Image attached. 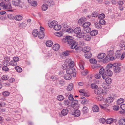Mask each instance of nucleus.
<instances>
[{"mask_svg":"<svg viewBox=\"0 0 125 125\" xmlns=\"http://www.w3.org/2000/svg\"><path fill=\"white\" fill-rule=\"evenodd\" d=\"M50 79L51 81H54L58 80V78L54 76H52L50 77Z\"/></svg>","mask_w":125,"mask_h":125,"instance_id":"69168bd1","label":"nucleus"},{"mask_svg":"<svg viewBox=\"0 0 125 125\" xmlns=\"http://www.w3.org/2000/svg\"><path fill=\"white\" fill-rule=\"evenodd\" d=\"M98 33V31L96 30H92L90 32V35L92 36H95L97 35Z\"/></svg>","mask_w":125,"mask_h":125,"instance_id":"a878e982","label":"nucleus"},{"mask_svg":"<svg viewBox=\"0 0 125 125\" xmlns=\"http://www.w3.org/2000/svg\"><path fill=\"white\" fill-rule=\"evenodd\" d=\"M91 25V23L89 22H86L84 23L83 26L84 28H87L89 26Z\"/></svg>","mask_w":125,"mask_h":125,"instance_id":"e433bc0d","label":"nucleus"},{"mask_svg":"<svg viewBox=\"0 0 125 125\" xmlns=\"http://www.w3.org/2000/svg\"><path fill=\"white\" fill-rule=\"evenodd\" d=\"M21 2L20 0H12V3L13 5L15 6H18Z\"/></svg>","mask_w":125,"mask_h":125,"instance_id":"ddd939ff","label":"nucleus"},{"mask_svg":"<svg viewBox=\"0 0 125 125\" xmlns=\"http://www.w3.org/2000/svg\"><path fill=\"white\" fill-rule=\"evenodd\" d=\"M73 88V83H71L69 84L67 88V90L68 91H71Z\"/></svg>","mask_w":125,"mask_h":125,"instance_id":"ea45409f","label":"nucleus"},{"mask_svg":"<svg viewBox=\"0 0 125 125\" xmlns=\"http://www.w3.org/2000/svg\"><path fill=\"white\" fill-rule=\"evenodd\" d=\"M57 22L55 21H53L51 22L49 21L48 24L50 28L52 27L53 26H55L57 23Z\"/></svg>","mask_w":125,"mask_h":125,"instance_id":"9b49d317","label":"nucleus"},{"mask_svg":"<svg viewBox=\"0 0 125 125\" xmlns=\"http://www.w3.org/2000/svg\"><path fill=\"white\" fill-rule=\"evenodd\" d=\"M86 20V18L84 17L81 18L78 20V22L79 24H81L85 21Z\"/></svg>","mask_w":125,"mask_h":125,"instance_id":"cd10ccee","label":"nucleus"},{"mask_svg":"<svg viewBox=\"0 0 125 125\" xmlns=\"http://www.w3.org/2000/svg\"><path fill=\"white\" fill-rule=\"evenodd\" d=\"M114 54V52L113 50H110L108 52V54L109 56H112Z\"/></svg>","mask_w":125,"mask_h":125,"instance_id":"13d9d810","label":"nucleus"},{"mask_svg":"<svg viewBox=\"0 0 125 125\" xmlns=\"http://www.w3.org/2000/svg\"><path fill=\"white\" fill-rule=\"evenodd\" d=\"M9 94V93L7 91H4L2 92V94L4 96H7Z\"/></svg>","mask_w":125,"mask_h":125,"instance_id":"bf43d9fd","label":"nucleus"},{"mask_svg":"<svg viewBox=\"0 0 125 125\" xmlns=\"http://www.w3.org/2000/svg\"><path fill=\"white\" fill-rule=\"evenodd\" d=\"M19 61V58L18 57H15L13 58V60H11L10 62V65L12 66H15L17 64V62Z\"/></svg>","mask_w":125,"mask_h":125,"instance_id":"39448f33","label":"nucleus"},{"mask_svg":"<svg viewBox=\"0 0 125 125\" xmlns=\"http://www.w3.org/2000/svg\"><path fill=\"white\" fill-rule=\"evenodd\" d=\"M91 86L92 88L95 90L98 87V86L94 83H92L91 84Z\"/></svg>","mask_w":125,"mask_h":125,"instance_id":"49530a36","label":"nucleus"},{"mask_svg":"<svg viewBox=\"0 0 125 125\" xmlns=\"http://www.w3.org/2000/svg\"><path fill=\"white\" fill-rule=\"evenodd\" d=\"M104 69L103 68H101L99 71L100 74L101 75H102L104 74Z\"/></svg>","mask_w":125,"mask_h":125,"instance_id":"4d7b16f0","label":"nucleus"},{"mask_svg":"<svg viewBox=\"0 0 125 125\" xmlns=\"http://www.w3.org/2000/svg\"><path fill=\"white\" fill-rule=\"evenodd\" d=\"M105 81L107 84H110L111 83L112 80L110 78L108 77L106 78Z\"/></svg>","mask_w":125,"mask_h":125,"instance_id":"a18cd8bd","label":"nucleus"},{"mask_svg":"<svg viewBox=\"0 0 125 125\" xmlns=\"http://www.w3.org/2000/svg\"><path fill=\"white\" fill-rule=\"evenodd\" d=\"M92 54L91 53H89L88 54H85V57L86 59H88L90 58L92 56Z\"/></svg>","mask_w":125,"mask_h":125,"instance_id":"5fc2aeb1","label":"nucleus"},{"mask_svg":"<svg viewBox=\"0 0 125 125\" xmlns=\"http://www.w3.org/2000/svg\"><path fill=\"white\" fill-rule=\"evenodd\" d=\"M113 69L115 72L117 73H119L120 70V68L119 66L115 67Z\"/></svg>","mask_w":125,"mask_h":125,"instance_id":"58836bf2","label":"nucleus"},{"mask_svg":"<svg viewBox=\"0 0 125 125\" xmlns=\"http://www.w3.org/2000/svg\"><path fill=\"white\" fill-rule=\"evenodd\" d=\"M15 69L16 71L18 72L21 73L22 71V68L18 66L15 67Z\"/></svg>","mask_w":125,"mask_h":125,"instance_id":"4c0bfd02","label":"nucleus"},{"mask_svg":"<svg viewBox=\"0 0 125 125\" xmlns=\"http://www.w3.org/2000/svg\"><path fill=\"white\" fill-rule=\"evenodd\" d=\"M14 18L17 21H20L22 19V17L20 15H18L14 17Z\"/></svg>","mask_w":125,"mask_h":125,"instance_id":"dca6fc26","label":"nucleus"},{"mask_svg":"<svg viewBox=\"0 0 125 125\" xmlns=\"http://www.w3.org/2000/svg\"><path fill=\"white\" fill-rule=\"evenodd\" d=\"M99 121L100 123L102 124H104L105 122H106L105 119L103 118H101L100 119Z\"/></svg>","mask_w":125,"mask_h":125,"instance_id":"338daca9","label":"nucleus"},{"mask_svg":"<svg viewBox=\"0 0 125 125\" xmlns=\"http://www.w3.org/2000/svg\"><path fill=\"white\" fill-rule=\"evenodd\" d=\"M122 50H117L116 52V57L117 58H120Z\"/></svg>","mask_w":125,"mask_h":125,"instance_id":"6ab92c4d","label":"nucleus"},{"mask_svg":"<svg viewBox=\"0 0 125 125\" xmlns=\"http://www.w3.org/2000/svg\"><path fill=\"white\" fill-rule=\"evenodd\" d=\"M90 62L93 64H95L97 63V61L95 59H91L89 60Z\"/></svg>","mask_w":125,"mask_h":125,"instance_id":"864d4df0","label":"nucleus"},{"mask_svg":"<svg viewBox=\"0 0 125 125\" xmlns=\"http://www.w3.org/2000/svg\"><path fill=\"white\" fill-rule=\"evenodd\" d=\"M57 99L59 101L62 100L64 99V97L62 95H59L57 96Z\"/></svg>","mask_w":125,"mask_h":125,"instance_id":"de8ad7c7","label":"nucleus"},{"mask_svg":"<svg viewBox=\"0 0 125 125\" xmlns=\"http://www.w3.org/2000/svg\"><path fill=\"white\" fill-rule=\"evenodd\" d=\"M52 42L51 40L47 41L46 43V46L48 47H50L52 46Z\"/></svg>","mask_w":125,"mask_h":125,"instance_id":"f704fd0d","label":"nucleus"},{"mask_svg":"<svg viewBox=\"0 0 125 125\" xmlns=\"http://www.w3.org/2000/svg\"><path fill=\"white\" fill-rule=\"evenodd\" d=\"M103 92V89L101 88H97L95 90L94 93L96 94H100L102 93Z\"/></svg>","mask_w":125,"mask_h":125,"instance_id":"6e6552de","label":"nucleus"},{"mask_svg":"<svg viewBox=\"0 0 125 125\" xmlns=\"http://www.w3.org/2000/svg\"><path fill=\"white\" fill-rule=\"evenodd\" d=\"M81 29L80 27L75 28L73 30V32L76 34V36L78 37V35H81Z\"/></svg>","mask_w":125,"mask_h":125,"instance_id":"423d86ee","label":"nucleus"},{"mask_svg":"<svg viewBox=\"0 0 125 125\" xmlns=\"http://www.w3.org/2000/svg\"><path fill=\"white\" fill-rule=\"evenodd\" d=\"M79 92L81 93V95H83L85 96H88L86 93V92L83 89H81L79 91Z\"/></svg>","mask_w":125,"mask_h":125,"instance_id":"c9c22d12","label":"nucleus"},{"mask_svg":"<svg viewBox=\"0 0 125 125\" xmlns=\"http://www.w3.org/2000/svg\"><path fill=\"white\" fill-rule=\"evenodd\" d=\"M96 28L98 29H100L102 28V26L100 23L96 22L94 24Z\"/></svg>","mask_w":125,"mask_h":125,"instance_id":"37998d69","label":"nucleus"},{"mask_svg":"<svg viewBox=\"0 0 125 125\" xmlns=\"http://www.w3.org/2000/svg\"><path fill=\"white\" fill-rule=\"evenodd\" d=\"M63 31L68 32L69 33L73 32V30L72 29L68 28L67 24L63 25V28L62 29Z\"/></svg>","mask_w":125,"mask_h":125,"instance_id":"20e7f679","label":"nucleus"},{"mask_svg":"<svg viewBox=\"0 0 125 125\" xmlns=\"http://www.w3.org/2000/svg\"><path fill=\"white\" fill-rule=\"evenodd\" d=\"M72 76L69 74H65L64 76V78L66 80H69L71 79Z\"/></svg>","mask_w":125,"mask_h":125,"instance_id":"2f4dec72","label":"nucleus"},{"mask_svg":"<svg viewBox=\"0 0 125 125\" xmlns=\"http://www.w3.org/2000/svg\"><path fill=\"white\" fill-rule=\"evenodd\" d=\"M7 6H8V7H6V9H10V10H7V11H12V10H11L12 9V7L11 6L10 4V3L8 5H7Z\"/></svg>","mask_w":125,"mask_h":125,"instance_id":"680f3d73","label":"nucleus"},{"mask_svg":"<svg viewBox=\"0 0 125 125\" xmlns=\"http://www.w3.org/2000/svg\"><path fill=\"white\" fill-rule=\"evenodd\" d=\"M84 62L83 60H80L79 62V65L80 68L82 70L84 69Z\"/></svg>","mask_w":125,"mask_h":125,"instance_id":"4468645a","label":"nucleus"},{"mask_svg":"<svg viewBox=\"0 0 125 125\" xmlns=\"http://www.w3.org/2000/svg\"><path fill=\"white\" fill-rule=\"evenodd\" d=\"M38 31L37 30L35 29L33 31L32 34L33 36L34 37H36L38 36Z\"/></svg>","mask_w":125,"mask_h":125,"instance_id":"4be33fe9","label":"nucleus"},{"mask_svg":"<svg viewBox=\"0 0 125 125\" xmlns=\"http://www.w3.org/2000/svg\"><path fill=\"white\" fill-rule=\"evenodd\" d=\"M80 111L79 110H76L74 112L73 115L75 117H78L80 116Z\"/></svg>","mask_w":125,"mask_h":125,"instance_id":"412c9836","label":"nucleus"},{"mask_svg":"<svg viewBox=\"0 0 125 125\" xmlns=\"http://www.w3.org/2000/svg\"><path fill=\"white\" fill-rule=\"evenodd\" d=\"M78 100H73L72 101L71 106L73 108H74L75 106L77 104Z\"/></svg>","mask_w":125,"mask_h":125,"instance_id":"f3484780","label":"nucleus"},{"mask_svg":"<svg viewBox=\"0 0 125 125\" xmlns=\"http://www.w3.org/2000/svg\"><path fill=\"white\" fill-rule=\"evenodd\" d=\"M60 47V45L59 44H56L53 46L52 49L54 51H57L59 49Z\"/></svg>","mask_w":125,"mask_h":125,"instance_id":"a211bd4d","label":"nucleus"},{"mask_svg":"<svg viewBox=\"0 0 125 125\" xmlns=\"http://www.w3.org/2000/svg\"><path fill=\"white\" fill-rule=\"evenodd\" d=\"M70 38L68 41V43L71 45V48L72 49H74L76 50H79V47L77 46V44L75 41Z\"/></svg>","mask_w":125,"mask_h":125,"instance_id":"f03ea898","label":"nucleus"},{"mask_svg":"<svg viewBox=\"0 0 125 125\" xmlns=\"http://www.w3.org/2000/svg\"><path fill=\"white\" fill-rule=\"evenodd\" d=\"M68 113V110L66 109H63L61 111V113L63 115H66Z\"/></svg>","mask_w":125,"mask_h":125,"instance_id":"393cba45","label":"nucleus"},{"mask_svg":"<svg viewBox=\"0 0 125 125\" xmlns=\"http://www.w3.org/2000/svg\"><path fill=\"white\" fill-rule=\"evenodd\" d=\"M102 86L103 88L106 89H109L111 87L110 85L107 84L105 83H103L102 85Z\"/></svg>","mask_w":125,"mask_h":125,"instance_id":"bb28decb","label":"nucleus"},{"mask_svg":"<svg viewBox=\"0 0 125 125\" xmlns=\"http://www.w3.org/2000/svg\"><path fill=\"white\" fill-rule=\"evenodd\" d=\"M99 23L100 24L102 25H104L105 23V21L103 19H101L99 21Z\"/></svg>","mask_w":125,"mask_h":125,"instance_id":"e2e57ef3","label":"nucleus"},{"mask_svg":"<svg viewBox=\"0 0 125 125\" xmlns=\"http://www.w3.org/2000/svg\"><path fill=\"white\" fill-rule=\"evenodd\" d=\"M105 16V15L103 13L100 14L98 16V18L100 20L104 18Z\"/></svg>","mask_w":125,"mask_h":125,"instance_id":"3c124183","label":"nucleus"},{"mask_svg":"<svg viewBox=\"0 0 125 125\" xmlns=\"http://www.w3.org/2000/svg\"><path fill=\"white\" fill-rule=\"evenodd\" d=\"M113 122V119L111 118L107 119L106 120V123L108 124H111Z\"/></svg>","mask_w":125,"mask_h":125,"instance_id":"c03bdc74","label":"nucleus"},{"mask_svg":"<svg viewBox=\"0 0 125 125\" xmlns=\"http://www.w3.org/2000/svg\"><path fill=\"white\" fill-rule=\"evenodd\" d=\"M28 1L30 4L31 6L35 7L37 5V2L34 0H28Z\"/></svg>","mask_w":125,"mask_h":125,"instance_id":"9d476101","label":"nucleus"},{"mask_svg":"<svg viewBox=\"0 0 125 125\" xmlns=\"http://www.w3.org/2000/svg\"><path fill=\"white\" fill-rule=\"evenodd\" d=\"M1 78L2 80H6L8 79L9 77L6 75H4L2 76Z\"/></svg>","mask_w":125,"mask_h":125,"instance_id":"0e129e2a","label":"nucleus"},{"mask_svg":"<svg viewBox=\"0 0 125 125\" xmlns=\"http://www.w3.org/2000/svg\"><path fill=\"white\" fill-rule=\"evenodd\" d=\"M70 38L71 37L70 36H66L65 38L62 39V41L63 42H68V40L70 39Z\"/></svg>","mask_w":125,"mask_h":125,"instance_id":"8fccbe9b","label":"nucleus"},{"mask_svg":"<svg viewBox=\"0 0 125 125\" xmlns=\"http://www.w3.org/2000/svg\"><path fill=\"white\" fill-rule=\"evenodd\" d=\"M6 60L4 61L3 64L4 66H8L10 64V62H9L10 60V58L7 57L6 58Z\"/></svg>","mask_w":125,"mask_h":125,"instance_id":"1a4fd4ad","label":"nucleus"},{"mask_svg":"<svg viewBox=\"0 0 125 125\" xmlns=\"http://www.w3.org/2000/svg\"><path fill=\"white\" fill-rule=\"evenodd\" d=\"M3 70L5 71H8L9 70V68L7 67V66H4L2 68Z\"/></svg>","mask_w":125,"mask_h":125,"instance_id":"774afa93","label":"nucleus"},{"mask_svg":"<svg viewBox=\"0 0 125 125\" xmlns=\"http://www.w3.org/2000/svg\"><path fill=\"white\" fill-rule=\"evenodd\" d=\"M55 35L58 37H61L62 35V33L61 31H60L55 33Z\"/></svg>","mask_w":125,"mask_h":125,"instance_id":"052dcab7","label":"nucleus"},{"mask_svg":"<svg viewBox=\"0 0 125 125\" xmlns=\"http://www.w3.org/2000/svg\"><path fill=\"white\" fill-rule=\"evenodd\" d=\"M124 101V99L122 98H120L118 100L116 103L118 105H119L123 103Z\"/></svg>","mask_w":125,"mask_h":125,"instance_id":"473e14b6","label":"nucleus"},{"mask_svg":"<svg viewBox=\"0 0 125 125\" xmlns=\"http://www.w3.org/2000/svg\"><path fill=\"white\" fill-rule=\"evenodd\" d=\"M61 26L59 25L56 24L54 27L53 29L56 31H58L61 28Z\"/></svg>","mask_w":125,"mask_h":125,"instance_id":"7c9ffc66","label":"nucleus"},{"mask_svg":"<svg viewBox=\"0 0 125 125\" xmlns=\"http://www.w3.org/2000/svg\"><path fill=\"white\" fill-rule=\"evenodd\" d=\"M82 111L83 113L84 114H85L88 112V109L86 107L84 106L83 108Z\"/></svg>","mask_w":125,"mask_h":125,"instance_id":"a19ab883","label":"nucleus"},{"mask_svg":"<svg viewBox=\"0 0 125 125\" xmlns=\"http://www.w3.org/2000/svg\"><path fill=\"white\" fill-rule=\"evenodd\" d=\"M108 105L107 104H104L103 105L100 104V107L102 109L104 110H107L108 111H109V110L108 109H106V108L108 107Z\"/></svg>","mask_w":125,"mask_h":125,"instance_id":"b1692460","label":"nucleus"},{"mask_svg":"<svg viewBox=\"0 0 125 125\" xmlns=\"http://www.w3.org/2000/svg\"><path fill=\"white\" fill-rule=\"evenodd\" d=\"M91 48L89 46H85L83 49V52L86 53L89 52L91 50Z\"/></svg>","mask_w":125,"mask_h":125,"instance_id":"5701e85b","label":"nucleus"},{"mask_svg":"<svg viewBox=\"0 0 125 125\" xmlns=\"http://www.w3.org/2000/svg\"><path fill=\"white\" fill-rule=\"evenodd\" d=\"M66 62L68 64V66L66 70L67 73L71 74L74 73L75 72V70L73 67L74 65V62L68 58L66 60Z\"/></svg>","mask_w":125,"mask_h":125,"instance_id":"f257e3e1","label":"nucleus"},{"mask_svg":"<svg viewBox=\"0 0 125 125\" xmlns=\"http://www.w3.org/2000/svg\"><path fill=\"white\" fill-rule=\"evenodd\" d=\"M118 123L119 125H125V118L120 119Z\"/></svg>","mask_w":125,"mask_h":125,"instance_id":"c85d7f7f","label":"nucleus"},{"mask_svg":"<svg viewBox=\"0 0 125 125\" xmlns=\"http://www.w3.org/2000/svg\"><path fill=\"white\" fill-rule=\"evenodd\" d=\"M92 110L94 112H98L99 111V108L97 105H94L92 108Z\"/></svg>","mask_w":125,"mask_h":125,"instance_id":"aec40b11","label":"nucleus"},{"mask_svg":"<svg viewBox=\"0 0 125 125\" xmlns=\"http://www.w3.org/2000/svg\"><path fill=\"white\" fill-rule=\"evenodd\" d=\"M88 100L87 99L83 100L81 101V103L83 105L86 104L88 103Z\"/></svg>","mask_w":125,"mask_h":125,"instance_id":"09e8293b","label":"nucleus"},{"mask_svg":"<svg viewBox=\"0 0 125 125\" xmlns=\"http://www.w3.org/2000/svg\"><path fill=\"white\" fill-rule=\"evenodd\" d=\"M0 6L2 7L4 9H6V7H8V6H7V5H5L4 3L3 2L0 3Z\"/></svg>","mask_w":125,"mask_h":125,"instance_id":"6e6d98bb","label":"nucleus"},{"mask_svg":"<svg viewBox=\"0 0 125 125\" xmlns=\"http://www.w3.org/2000/svg\"><path fill=\"white\" fill-rule=\"evenodd\" d=\"M119 46L121 47H124L125 46V42L123 41H121L120 42Z\"/></svg>","mask_w":125,"mask_h":125,"instance_id":"603ef678","label":"nucleus"},{"mask_svg":"<svg viewBox=\"0 0 125 125\" xmlns=\"http://www.w3.org/2000/svg\"><path fill=\"white\" fill-rule=\"evenodd\" d=\"M105 56V54L104 53H101L98 54L97 57L99 59H102Z\"/></svg>","mask_w":125,"mask_h":125,"instance_id":"c756f323","label":"nucleus"},{"mask_svg":"<svg viewBox=\"0 0 125 125\" xmlns=\"http://www.w3.org/2000/svg\"><path fill=\"white\" fill-rule=\"evenodd\" d=\"M38 36L40 39H42L43 38L44 36V33L42 31H41L39 34L38 35Z\"/></svg>","mask_w":125,"mask_h":125,"instance_id":"79ce46f5","label":"nucleus"},{"mask_svg":"<svg viewBox=\"0 0 125 125\" xmlns=\"http://www.w3.org/2000/svg\"><path fill=\"white\" fill-rule=\"evenodd\" d=\"M48 7V5L46 4H44L42 6V10L43 11H45L47 9Z\"/></svg>","mask_w":125,"mask_h":125,"instance_id":"72a5a7b5","label":"nucleus"},{"mask_svg":"<svg viewBox=\"0 0 125 125\" xmlns=\"http://www.w3.org/2000/svg\"><path fill=\"white\" fill-rule=\"evenodd\" d=\"M114 100V98L113 97H109L106 99L105 102L107 103H110L112 102Z\"/></svg>","mask_w":125,"mask_h":125,"instance_id":"f8f14e48","label":"nucleus"},{"mask_svg":"<svg viewBox=\"0 0 125 125\" xmlns=\"http://www.w3.org/2000/svg\"><path fill=\"white\" fill-rule=\"evenodd\" d=\"M81 35H78V37L80 38H83V39L86 41H89L91 39L90 36L87 34L84 33L83 32L81 33Z\"/></svg>","mask_w":125,"mask_h":125,"instance_id":"7ed1b4c3","label":"nucleus"},{"mask_svg":"<svg viewBox=\"0 0 125 125\" xmlns=\"http://www.w3.org/2000/svg\"><path fill=\"white\" fill-rule=\"evenodd\" d=\"M27 23L26 21H24L18 24L19 27L21 28H25L27 26Z\"/></svg>","mask_w":125,"mask_h":125,"instance_id":"0eeeda50","label":"nucleus"},{"mask_svg":"<svg viewBox=\"0 0 125 125\" xmlns=\"http://www.w3.org/2000/svg\"><path fill=\"white\" fill-rule=\"evenodd\" d=\"M105 74L107 76H111L113 74V73L111 70L108 69L105 71Z\"/></svg>","mask_w":125,"mask_h":125,"instance_id":"2eb2a0df","label":"nucleus"}]
</instances>
